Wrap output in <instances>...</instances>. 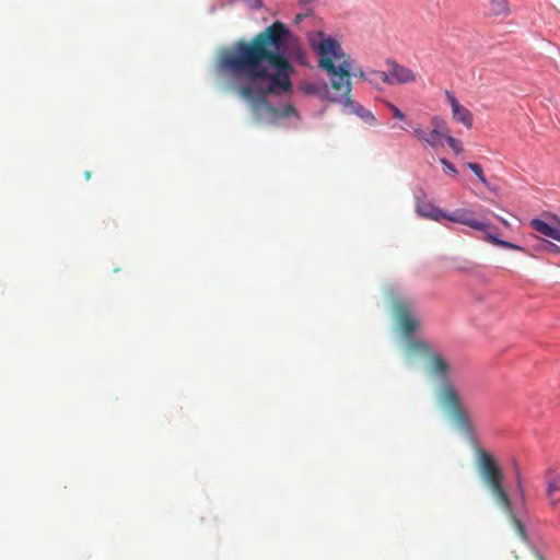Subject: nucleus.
Segmentation results:
<instances>
[{
    "label": "nucleus",
    "instance_id": "obj_1",
    "mask_svg": "<svg viewBox=\"0 0 560 560\" xmlns=\"http://www.w3.org/2000/svg\"><path fill=\"white\" fill-rule=\"evenodd\" d=\"M293 63L306 66V52L291 30L276 21L250 40H237L230 50L222 48L215 71L236 82L258 122L275 124L282 117L299 118L293 105L277 107L268 100L292 92Z\"/></svg>",
    "mask_w": 560,
    "mask_h": 560
},
{
    "label": "nucleus",
    "instance_id": "obj_2",
    "mask_svg": "<svg viewBox=\"0 0 560 560\" xmlns=\"http://www.w3.org/2000/svg\"><path fill=\"white\" fill-rule=\"evenodd\" d=\"M387 294L392 301L395 323L401 334V347L407 365L412 366L417 359L424 361L427 373L436 382L438 402L451 412L456 428L465 434L476 452L477 468L482 482L509 515L521 539L528 542L525 526L527 506L518 469L516 468V493L511 498L504 486L503 469L490 453L479 446L470 417L462 406L452 364L431 343L416 335L421 323L415 313V301L406 295H396L392 287L388 288Z\"/></svg>",
    "mask_w": 560,
    "mask_h": 560
},
{
    "label": "nucleus",
    "instance_id": "obj_3",
    "mask_svg": "<svg viewBox=\"0 0 560 560\" xmlns=\"http://www.w3.org/2000/svg\"><path fill=\"white\" fill-rule=\"evenodd\" d=\"M311 47L318 56V67L326 71L330 79L331 86L335 90L343 89L341 94L345 107L350 109L351 114L357 115L364 122L374 125L376 118L374 114L350 97L351 82H349V71L353 60L345 58L346 54L340 43L331 35L318 32L315 37L311 38Z\"/></svg>",
    "mask_w": 560,
    "mask_h": 560
},
{
    "label": "nucleus",
    "instance_id": "obj_4",
    "mask_svg": "<svg viewBox=\"0 0 560 560\" xmlns=\"http://www.w3.org/2000/svg\"><path fill=\"white\" fill-rule=\"evenodd\" d=\"M416 212L422 218L436 222L447 219L451 222L467 225L471 229L483 228V224L479 223V220L475 218L474 211L466 208H458L453 212H447L428 201L423 190H420V192L416 195Z\"/></svg>",
    "mask_w": 560,
    "mask_h": 560
},
{
    "label": "nucleus",
    "instance_id": "obj_5",
    "mask_svg": "<svg viewBox=\"0 0 560 560\" xmlns=\"http://www.w3.org/2000/svg\"><path fill=\"white\" fill-rule=\"evenodd\" d=\"M387 71L371 70V74L380 78L384 83L394 84H406L416 80V74L409 68L399 65L395 60H387Z\"/></svg>",
    "mask_w": 560,
    "mask_h": 560
},
{
    "label": "nucleus",
    "instance_id": "obj_6",
    "mask_svg": "<svg viewBox=\"0 0 560 560\" xmlns=\"http://www.w3.org/2000/svg\"><path fill=\"white\" fill-rule=\"evenodd\" d=\"M479 223L483 224V228L482 229H475L476 231H479L483 234V240L491 243L492 245L494 246H498V247H502V248H505V249H512V250H520V252H524L525 248L521 245H517V244H514L512 242H509V241H504L502 240L498 233L495 232L497 231V228L494 225H492L489 221H480L479 220Z\"/></svg>",
    "mask_w": 560,
    "mask_h": 560
},
{
    "label": "nucleus",
    "instance_id": "obj_7",
    "mask_svg": "<svg viewBox=\"0 0 560 560\" xmlns=\"http://www.w3.org/2000/svg\"><path fill=\"white\" fill-rule=\"evenodd\" d=\"M303 92L307 95H316L320 100L328 101L331 103H341L342 96L337 94H331L326 82L322 81L320 83H306L302 88Z\"/></svg>",
    "mask_w": 560,
    "mask_h": 560
},
{
    "label": "nucleus",
    "instance_id": "obj_8",
    "mask_svg": "<svg viewBox=\"0 0 560 560\" xmlns=\"http://www.w3.org/2000/svg\"><path fill=\"white\" fill-rule=\"evenodd\" d=\"M529 225L541 235L560 243V226L552 225L539 218L532 219Z\"/></svg>",
    "mask_w": 560,
    "mask_h": 560
},
{
    "label": "nucleus",
    "instance_id": "obj_9",
    "mask_svg": "<svg viewBox=\"0 0 560 560\" xmlns=\"http://www.w3.org/2000/svg\"><path fill=\"white\" fill-rule=\"evenodd\" d=\"M546 490L549 493H560V472L556 471L552 467L546 470Z\"/></svg>",
    "mask_w": 560,
    "mask_h": 560
},
{
    "label": "nucleus",
    "instance_id": "obj_10",
    "mask_svg": "<svg viewBox=\"0 0 560 560\" xmlns=\"http://www.w3.org/2000/svg\"><path fill=\"white\" fill-rule=\"evenodd\" d=\"M453 118L457 121L463 124L466 128L472 127V114L469 109L464 107L463 105L456 106V109L452 112Z\"/></svg>",
    "mask_w": 560,
    "mask_h": 560
},
{
    "label": "nucleus",
    "instance_id": "obj_11",
    "mask_svg": "<svg viewBox=\"0 0 560 560\" xmlns=\"http://www.w3.org/2000/svg\"><path fill=\"white\" fill-rule=\"evenodd\" d=\"M465 165L478 177V179L480 180V183L482 185H485L490 190H495L494 188L491 187L488 178L486 177V175L483 173V168L480 164L474 163V162H467Z\"/></svg>",
    "mask_w": 560,
    "mask_h": 560
},
{
    "label": "nucleus",
    "instance_id": "obj_12",
    "mask_svg": "<svg viewBox=\"0 0 560 560\" xmlns=\"http://www.w3.org/2000/svg\"><path fill=\"white\" fill-rule=\"evenodd\" d=\"M447 135L445 132L438 131V129H432L427 137V143L435 149L440 145H443V141Z\"/></svg>",
    "mask_w": 560,
    "mask_h": 560
},
{
    "label": "nucleus",
    "instance_id": "obj_13",
    "mask_svg": "<svg viewBox=\"0 0 560 560\" xmlns=\"http://www.w3.org/2000/svg\"><path fill=\"white\" fill-rule=\"evenodd\" d=\"M535 247L548 254L557 255L560 253V246L545 238H538Z\"/></svg>",
    "mask_w": 560,
    "mask_h": 560
},
{
    "label": "nucleus",
    "instance_id": "obj_14",
    "mask_svg": "<svg viewBox=\"0 0 560 560\" xmlns=\"http://www.w3.org/2000/svg\"><path fill=\"white\" fill-rule=\"evenodd\" d=\"M509 12L508 0H490V13L503 15Z\"/></svg>",
    "mask_w": 560,
    "mask_h": 560
},
{
    "label": "nucleus",
    "instance_id": "obj_15",
    "mask_svg": "<svg viewBox=\"0 0 560 560\" xmlns=\"http://www.w3.org/2000/svg\"><path fill=\"white\" fill-rule=\"evenodd\" d=\"M430 122L432 125V129H438V131L445 132L446 135L450 133L446 121L441 116H432Z\"/></svg>",
    "mask_w": 560,
    "mask_h": 560
},
{
    "label": "nucleus",
    "instance_id": "obj_16",
    "mask_svg": "<svg viewBox=\"0 0 560 560\" xmlns=\"http://www.w3.org/2000/svg\"><path fill=\"white\" fill-rule=\"evenodd\" d=\"M349 73H350V75L348 77L349 79L351 77H359L365 81H369L370 83L374 82V80L377 79L376 77L371 74V71L369 73H366L363 69L352 70V68H351Z\"/></svg>",
    "mask_w": 560,
    "mask_h": 560
},
{
    "label": "nucleus",
    "instance_id": "obj_17",
    "mask_svg": "<svg viewBox=\"0 0 560 560\" xmlns=\"http://www.w3.org/2000/svg\"><path fill=\"white\" fill-rule=\"evenodd\" d=\"M444 141L448 144V147L453 150V152L458 155L463 151V147L458 140H456L450 133L445 137Z\"/></svg>",
    "mask_w": 560,
    "mask_h": 560
},
{
    "label": "nucleus",
    "instance_id": "obj_18",
    "mask_svg": "<svg viewBox=\"0 0 560 560\" xmlns=\"http://www.w3.org/2000/svg\"><path fill=\"white\" fill-rule=\"evenodd\" d=\"M440 163L444 166V172L446 174H453V175L458 174L456 166L451 161H448L446 158H441Z\"/></svg>",
    "mask_w": 560,
    "mask_h": 560
},
{
    "label": "nucleus",
    "instance_id": "obj_19",
    "mask_svg": "<svg viewBox=\"0 0 560 560\" xmlns=\"http://www.w3.org/2000/svg\"><path fill=\"white\" fill-rule=\"evenodd\" d=\"M454 268L456 270L463 271V272H471L475 269L474 265L470 261H468V260L457 261L454 265Z\"/></svg>",
    "mask_w": 560,
    "mask_h": 560
},
{
    "label": "nucleus",
    "instance_id": "obj_20",
    "mask_svg": "<svg viewBox=\"0 0 560 560\" xmlns=\"http://www.w3.org/2000/svg\"><path fill=\"white\" fill-rule=\"evenodd\" d=\"M387 107L393 113L394 118L399 119V120L406 119V114L400 108H398L396 105H394L393 103H387Z\"/></svg>",
    "mask_w": 560,
    "mask_h": 560
},
{
    "label": "nucleus",
    "instance_id": "obj_21",
    "mask_svg": "<svg viewBox=\"0 0 560 560\" xmlns=\"http://www.w3.org/2000/svg\"><path fill=\"white\" fill-rule=\"evenodd\" d=\"M546 495L549 500V504L555 509L556 506H558V504L560 503V493L558 492H547L546 491Z\"/></svg>",
    "mask_w": 560,
    "mask_h": 560
},
{
    "label": "nucleus",
    "instance_id": "obj_22",
    "mask_svg": "<svg viewBox=\"0 0 560 560\" xmlns=\"http://www.w3.org/2000/svg\"><path fill=\"white\" fill-rule=\"evenodd\" d=\"M445 94H446V98H447V101H448V103H450V106H451L452 112H453L454 109H456V106L458 107V106H460V105H462V104L458 102V100L456 98V96H455L452 92L446 91V92H445Z\"/></svg>",
    "mask_w": 560,
    "mask_h": 560
},
{
    "label": "nucleus",
    "instance_id": "obj_23",
    "mask_svg": "<svg viewBox=\"0 0 560 560\" xmlns=\"http://www.w3.org/2000/svg\"><path fill=\"white\" fill-rule=\"evenodd\" d=\"M412 133L417 139L427 143L428 132L424 129H422L421 127H416L413 128Z\"/></svg>",
    "mask_w": 560,
    "mask_h": 560
},
{
    "label": "nucleus",
    "instance_id": "obj_24",
    "mask_svg": "<svg viewBox=\"0 0 560 560\" xmlns=\"http://www.w3.org/2000/svg\"><path fill=\"white\" fill-rule=\"evenodd\" d=\"M244 2L247 4L250 9H259L262 5L261 0H244Z\"/></svg>",
    "mask_w": 560,
    "mask_h": 560
},
{
    "label": "nucleus",
    "instance_id": "obj_25",
    "mask_svg": "<svg viewBox=\"0 0 560 560\" xmlns=\"http://www.w3.org/2000/svg\"><path fill=\"white\" fill-rule=\"evenodd\" d=\"M313 1L314 0H298L299 4L303 7L312 3Z\"/></svg>",
    "mask_w": 560,
    "mask_h": 560
},
{
    "label": "nucleus",
    "instance_id": "obj_26",
    "mask_svg": "<svg viewBox=\"0 0 560 560\" xmlns=\"http://www.w3.org/2000/svg\"><path fill=\"white\" fill-rule=\"evenodd\" d=\"M218 7L215 4L210 5L209 13L213 14L217 11Z\"/></svg>",
    "mask_w": 560,
    "mask_h": 560
},
{
    "label": "nucleus",
    "instance_id": "obj_27",
    "mask_svg": "<svg viewBox=\"0 0 560 560\" xmlns=\"http://www.w3.org/2000/svg\"><path fill=\"white\" fill-rule=\"evenodd\" d=\"M302 20H303V16H302L301 14H298V15L295 16V23H296V24H298V23H300Z\"/></svg>",
    "mask_w": 560,
    "mask_h": 560
},
{
    "label": "nucleus",
    "instance_id": "obj_28",
    "mask_svg": "<svg viewBox=\"0 0 560 560\" xmlns=\"http://www.w3.org/2000/svg\"><path fill=\"white\" fill-rule=\"evenodd\" d=\"M84 176H85V178H86V179H90V178H91V173H90L89 171H86V172L84 173Z\"/></svg>",
    "mask_w": 560,
    "mask_h": 560
},
{
    "label": "nucleus",
    "instance_id": "obj_29",
    "mask_svg": "<svg viewBox=\"0 0 560 560\" xmlns=\"http://www.w3.org/2000/svg\"><path fill=\"white\" fill-rule=\"evenodd\" d=\"M540 560H544L541 556H539Z\"/></svg>",
    "mask_w": 560,
    "mask_h": 560
}]
</instances>
